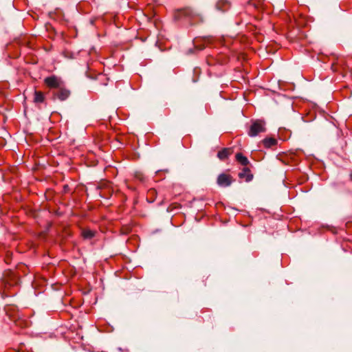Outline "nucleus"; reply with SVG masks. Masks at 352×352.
I'll return each mask as SVG.
<instances>
[{"label":"nucleus","mask_w":352,"mask_h":352,"mask_svg":"<svg viewBox=\"0 0 352 352\" xmlns=\"http://www.w3.org/2000/svg\"><path fill=\"white\" fill-rule=\"evenodd\" d=\"M175 21H187L190 25H197L204 22L203 14L191 7H184L177 9L173 12Z\"/></svg>","instance_id":"obj_1"},{"label":"nucleus","mask_w":352,"mask_h":352,"mask_svg":"<svg viewBox=\"0 0 352 352\" xmlns=\"http://www.w3.org/2000/svg\"><path fill=\"white\" fill-rule=\"evenodd\" d=\"M265 122L262 120H256L252 121V123L250 127L248 135L250 137H254L258 135L260 133L265 131Z\"/></svg>","instance_id":"obj_2"},{"label":"nucleus","mask_w":352,"mask_h":352,"mask_svg":"<svg viewBox=\"0 0 352 352\" xmlns=\"http://www.w3.org/2000/svg\"><path fill=\"white\" fill-rule=\"evenodd\" d=\"M19 281V277L14 273L9 272L3 278L5 289L9 290L12 287H16Z\"/></svg>","instance_id":"obj_3"},{"label":"nucleus","mask_w":352,"mask_h":352,"mask_svg":"<svg viewBox=\"0 0 352 352\" xmlns=\"http://www.w3.org/2000/svg\"><path fill=\"white\" fill-rule=\"evenodd\" d=\"M44 84L50 89H58L63 85V82L60 78L52 75L44 79Z\"/></svg>","instance_id":"obj_4"},{"label":"nucleus","mask_w":352,"mask_h":352,"mask_svg":"<svg viewBox=\"0 0 352 352\" xmlns=\"http://www.w3.org/2000/svg\"><path fill=\"white\" fill-rule=\"evenodd\" d=\"M234 181L232 176L228 173H223L218 175L217 183L221 187H228Z\"/></svg>","instance_id":"obj_5"},{"label":"nucleus","mask_w":352,"mask_h":352,"mask_svg":"<svg viewBox=\"0 0 352 352\" xmlns=\"http://www.w3.org/2000/svg\"><path fill=\"white\" fill-rule=\"evenodd\" d=\"M7 314L10 318V319L14 322L16 326H18L21 328L28 327L30 324V321L23 317H21L19 315L12 316L10 314V308L7 309Z\"/></svg>","instance_id":"obj_6"},{"label":"nucleus","mask_w":352,"mask_h":352,"mask_svg":"<svg viewBox=\"0 0 352 352\" xmlns=\"http://www.w3.org/2000/svg\"><path fill=\"white\" fill-rule=\"evenodd\" d=\"M54 96L60 100H65L70 95V91L62 86L54 92Z\"/></svg>","instance_id":"obj_7"},{"label":"nucleus","mask_w":352,"mask_h":352,"mask_svg":"<svg viewBox=\"0 0 352 352\" xmlns=\"http://www.w3.org/2000/svg\"><path fill=\"white\" fill-rule=\"evenodd\" d=\"M215 7L218 11L225 12L231 8V3L228 0H218Z\"/></svg>","instance_id":"obj_8"},{"label":"nucleus","mask_w":352,"mask_h":352,"mask_svg":"<svg viewBox=\"0 0 352 352\" xmlns=\"http://www.w3.org/2000/svg\"><path fill=\"white\" fill-rule=\"evenodd\" d=\"M238 175L240 179H244L246 182H249L253 179V175L248 167H244Z\"/></svg>","instance_id":"obj_9"},{"label":"nucleus","mask_w":352,"mask_h":352,"mask_svg":"<svg viewBox=\"0 0 352 352\" xmlns=\"http://www.w3.org/2000/svg\"><path fill=\"white\" fill-rule=\"evenodd\" d=\"M233 153L232 148H223L217 153V157L220 160H227Z\"/></svg>","instance_id":"obj_10"},{"label":"nucleus","mask_w":352,"mask_h":352,"mask_svg":"<svg viewBox=\"0 0 352 352\" xmlns=\"http://www.w3.org/2000/svg\"><path fill=\"white\" fill-rule=\"evenodd\" d=\"M262 142L265 148H269L276 146L278 143V141L274 138H266L262 141Z\"/></svg>","instance_id":"obj_11"},{"label":"nucleus","mask_w":352,"mask_h":352,"mask_svg":"<svg viewBox=\"0 0 352 352\" xmlns=\"http://www.w3.org/2000/svg\"><path fill=\"white\" fill-rule=\"evenodd\" d=\"M236 160L241 165L246 166L250 164L248 159L241 153H237L235 155Z\"/></svg>","instance_id":"obj_12"},{"label":"nucleus","mask_w":352,"mask_h":352,"mask_svg":"<svg viewBox=\"0 0 352 352\" xmlns=\"http://www.w3.org/2000/svg\"><path fill=\"white\" fill-rule=\"evenodd\" d=\"M44 94L41 91H34L33 101L35 103H42L45 101Z\"/></svg>","instance_id":"obj_13"},{"label":"nucleus","mask_w":352,"mask_h":352,"mask_svg":"<svg viewBox=\"0 0 352 352\" xmlns=\"http://www.w3.org/2000/svg\"><path fill=\"white\" fill-rule=\"evenodd\" d=\"M97 188L102 190H109L110 191L111 190V184L109 181L102 180L98 183Z\"/></svg>","instance_id":"obj_14"},{"label":"nucleus","mask_w":352,"mask_h":352,"mask_svg":"<svg viewBox=\"0 0 352 352\" xmlns=\"http://www.w3.org/2000/svg\"><path fill=\"white\" fill-rule=\"evenodd\" d=\"M96 232L89 229H85L82 231V236L84 239H90L95 236Z\"/></svg>","instance_id":"obj_15"},{"label":"nucleus","mask_w":352,"mask_h":352,"mask_svg":"<svg viewBox=\"0 0 352 352\" xmlns=\"http://www.w3.org/2000/svg\"><path fill=\"white\" fill-rule=\"evenodd\" d=\"M263 0H248V5L254 6L256 9H258L263 4Z\"/></svg>","instance_id":"obj_16"},{"label":"nucleus","mask_w":352,"mask_h":352,"mask_svg":"<svg viewBox=\"0 0 352 352\" xmlns=\"http://www.w3.org/2000/svg\"><path fill=\"white\" fill-rule=\"evenodd\" d=\"M200 39L201 40V41L204 42V47H205V46H208V45L212 44L214 41V38L212 36H204V37L201 38Z\"/></svg>","instance_id":"obj_17"},{"label":"nucleus","mask_w":352,"mask_h":352,"mask_svg":"<svg viewBox=\"0 0 352 352\" xmlns=\"http://www.w3.org/2000/svg\"><path fill=\"white\" fill-rule=\"evenodd\" d=\"M157 195L156 190L154 188H151L148 191L147 194V200L149 202H153L155 201V197Z\"/></svg>","instance_id":"obj_18"},{"label":"nucleus","mask_w":352,"mask_h":352,"mask_svg":"<svg viewBox=\"0 0 352 352\" xmlns=\"http://www.w3.org/2000/svg\"><path fill=\"white\" fill-rule=\"evenodd\" d=\"M217 61L218 64L220 65L226 64L228 62V58L224 55L221 54L217 57Z\"/></svg>","instance_id":"obj_19"},{"label":"nucleus","mask_w":352,"mask_h":352,"mask_svg":"<svg viewBox=\"0 0 352 352\" xmlns=\"http://www.w3.org/2000/svg\"><path fill=\"white\" fill-rule=\"evenodd\" d=\"M8 352H32L28 351L24 344L21 343L17 350H10Z\"/></svg>","instance_id":"obj_20"},{"label":"nucleus","mask_w":352,"mask_h":352,"mask_svg":"<svg viewBox=\"0 0 352 352\" xmlns=\"http://www.w3.org/2000/svg\"><path fill=\"white\" fill-rule=\"evenodd\" d=\"M134 176L136 179L139 180L141 182H144L145 181L144 175L142 172H135Z\"/></svg>","instance_id":"obj_21"},{"label":"nucleus","mask_w":352,"mask_h":352,"mask_svg":"<svg viewBox=\"0 0 352 352\" xmlns=\"http://www.w3.org/2000/svg\"><path fill=\"white\" fill-rule=\"evenodd\" d=\"M206 62L208 65H215L216 64H218L217 58H214L212 56H208L206 58Z\"/></svg>","instance_id":"obj_22"},{"label":"nucleus","mask_w":352,"mask_h":352,"mask_svg":"<svg viewBox=\"0 0 352 352\" xmlns=\"http://www.w3.org/2000/svg\"><path fill=\"white\" fill-rule=\"evenodd\" d=\"M331 69L333 70V71H336L337 69L336 67V64L333 63L332 65H331Z\"/></svg>","instance_id":"obj_23"},{"label":"nucleus","mask_w":352,"mask_h":352,"mask_svg":"<svg viewBox=\"0 0 352 352\" xmlns=\"http://www.w3.org/2000/svg\"><path fill=\"white\" fill-rule=\"evenodd\" d=\"M199 38H196L195 42H198V41H199Z\"/></svg>","instance_id":"obj_24"},{"label":"nucleus","mask_w":352,"mask_h":352,"mask_svg":"<svg viewBox=\"0 0 352 352\" xmlns=\"http://www.w3.org/2000/svg\"><path fill=\"white\" fill-rule=\"evenodd\" d=\"M100 196H101V197H105V195H102V194L100 195Z\"/></svg>","instance_id":"obj_25"},{"label":"nucleus","mask_w":352,"mask_h":352,"mask_svg":"<svg viewBox=\"0 0 352 352\" xmlns=\"http://www.w3.org/2000/svg\"><path fill=\"white\" fill-rule=\"evenodd\" d=\"M123 230H124V228H122V232H124L123 231Z\"/></svg>","instance_id":"obj_26"}]
</instances>
